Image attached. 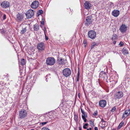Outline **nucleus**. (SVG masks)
I'll return each instance as SVG.
<instances>
[{
	"label": "nucleus",
	"mask_w": 130,
	"mask_h": 130,
	"mask_svg": "<svg viewBox=\"0 0 130 130\" xmlns=\"http://www.w3.org/2000/svg\"><path fill=\"white\" fill-rule=\"evenodd\" d=\"M56 62L55 59L53 57H48L46 59V64L49 65H54Z\"/></svg>",
	"instance_id": "f257e3e1"
},
{
	"label": "nucleus",
	"mask_w": 130,
	"mask_h": 130,
	"mask_svg": "<svg viewBox=\"0 0 130 130\" xmlns=\"http://www.w3.org/2000/svg\"><path fill=\"white\" fill-rule=\"evenodd\" d=\"M19 117L20 118L23 119L25 117L27 116L26 111L24 109H22L19 111Z\"/></svg>",
	"instance_id": "f03ea898"
},
{
	"label": "nucleus",
	"mask_w": 130,
	"mask_h": 130,
	"mask_svg": "<svg viewBox=\"0 0 130 130\" xmlns=\"http://www.w3.org/2000/svg\"><path fill=\"white\" fill-rule=\"evenodd\" d=\"M71 71L69 68H66L63 70L62 71L63 75L65 77H67L71 74Z\"/></svg>",
	"instance_id": "7ed1b4c3"
},
{
	"label": "nucleus",
	"mask_w": 130,
	"mask_h": 130,
	"mask_svg": "<svg viewBox=\"0 0 130 130\" xmlns=\"http://www.w3.org/2000/svg\"><path fill=\"white\" fill-rule=\"evenodd\" d=\"M123 95V92H122L119 91L115 94L114 98L116 100L122 98Z\"/></svg>",
	"instance_id": "20e7f679"
},
{
	"label": "nucleus",
	"mask_w": 130,
	"mask_h": 130,
	"mask_svg": "<svg viewBox=\"0 0 130 130\" xmlns=\"http://www.w3.org/2000/svg\"><path fill=\"white\" fill-rule=\"evenodd\" d=\"M34 14V11L32 9H29L27 11L26 15L27 18L29 19L32 17Z\"/></svg>",
	"instance_id": "39448f33"
},
{
	"label": "nucleus",
	"mask_w": 130,
	"mask_h": 130,
	"mask_svg": "<svg viewBox=\"0 0 130 130\" xmlns=\"http://www.w3.org/2000/svg\"><path fill=\"white\" fill-rule=\"evenodd\" d=\"M96 32L93 30H90L88 33L89 37L92 39L96 37Z\"/></svg>",
	"instance_id": "423d86ee"
},
{
	"label": "nucleus",
	"mask_w": 130,
	"mask_h": 130,
	"mask_svg": "<svg viewBox=\"0 0 130 130\" xmlns=\"http://www.w3.org/2000/svg\"><path fill=\"white\" fill-rule=\"evenodd\" d=\"M40 119H41V121L47 122L51 120L49 116L47 115L41 116Z\"/></svg>",
	"instance_id": "0eeeda50"
},
{
	"label": "nucleus",
	"mask_w": 130,
	"mask_h": 130,
	"mask_svg": "<svg viewBox=\"0 0 130 130\" xmlns=\"http://www.w3.org/2000/svg\"><path fill=\"white\" fill-rule=\"evenodd\" d=\"M92 19L91 16H88L87 17L85 21V24L86 25L88 26L92 23Z\"/></svg>",
	"instance_id": "6e6552de"
},
{
	"label": "nucleus",
	"mask_w": 130,
	"mask_h": 130,
	"mask_svg": "<svg viewBox=\"0 0 130 130\" xmlns=\"http://www.w3.org/2000/svg\"><path fill=\"white\" fill-rule=\"evenodd\" d=\"M23 18V17L22 14L18 13L16 15L15 20L19 22L22 21Z\"/></svg>",
	"instance_id": "1a4fd4ad"
},
{
	"label": "nucleus",
	"mask_w": 130,
	"mask_h": 130,
	"mask_svg": "<svg viewBox=\"0 0 130 130\" xmlns=\"http://www.w3.org/2000/svg\"><path fill=\"white\" fill-rule=\"evenodd\" d=\"M1 6L3 8H6L9 7V3L7 1H4L1 3Z\"/></svg>",
	"instance_id": "9d476101"
},
{
	"label": "nucleus",
	"mask_w": 130,
	"mask_h": 130,
	"mask_svg": "<svg viewBox=\"0 0 130 130\" xmlns=\"http://www.w3.org/2000/svg\"><path fill=\"white\" fill-rule=\"evenodd\" d=\"M39 5V2L37 1H33L31 5V7L33 9H36L38 7Z\"/></svg>",
	"instance_id": "9b49d317"
},
{
	"label": "nucleus",
	"mask_w": 130,
	"mask_h": 130,
	"mask_svg": "<svg viewBox=\"0 0 130 130\" xmlns=\"http://www.w3.org/2000/svg\"><path fill=\"white\" fill-rule=\"evenodd\" d=\"M66 61L64 59L61 58H58L57 60V62L60 65H63L65 63Z\"/></svg>",
	"instance_id": "f8f14e48"
},
{
	"label": "nucleus",
	"mask_w": 130,
	"mask_h": 130,
	"mask_svg": "<svg viewBox=\"0 0 130 130\" xmlns=\"http://www.w3.org/2000/svg\"><path fill=\"white\" fill-rule=\"evenodd\" d=\"M130 114V109H128V110H125L124 112L123 113L122 118L125 119Z\"/></svg>",
	"instance_id": "ddd939ff"
},
{
	"label": "nucleus",
	"mask_w": 130,
	"mask_h": 130,
	"mask_svg": "<svg viewBox=\"0 0 130 130\" xmlns=\"http://www.w3.org/2000/svg\"><path fill=\"white\" fill-rule=\"evenodd\" d=\"M127 26L125 24H122L119 30L121 32L124 33L127 30Z\"/></svg>",
	"instance_id": "4468645a"
},
{
	"label": "nucleus",
	"mask_w": 130,
	"mask_h": 130,
	"mask_svg": "<svg viewBox=\"0 0 130 130\" xmlns=\"http://www.w3.org/2000/svg\"><path fill=\"white\" fill-rule=\"evenodd\" d=\"M106 104V102L104 100H102L100 101L99 103V104L100 106L101 107H104Z\"/></svg>",
	"instance_id": "2eb2a0df"
},
{
	"label": "nucleus",
	"mask_w": 130,
	"mask_h": 130,
	"mask_svg": "<svg viewBox=\"0 0 130 130\" xmlns=\"http://www.w3.org/2000/svg\"><path fill=\"white\" fill-rule=\"evenodd\" d=\"M84 6L85 8L89 9L91 7V4L90 2L88 1H86L84 4Z\"/></svg>",
	"instance_id": "dca6fc26"
},
{
	"label": "nucleus",
	"mask_w": 130,
	"mask_h": 130,
	"mask_svg": "<svg viewBox=\"0 0 130 130\" xmlns=\"http://www.w3.org/2000/svg\"><path fill=\"white\" fill-rule=\"evenodd\" d=\"M39 51H42L44 49V47L43 43L38 44L37 45Z\"/></svg>",
	"instance_id": "f3484780"
},
{
	"label": "nucleus",
	"mask_w": 130,
	"mask_h": 130,
	"mask_svg": "<svg viewBox=\"0 0 130 130\" xmlns=\"http://www.w3.org/2000/svg\"><path fill=\"white\" fill-rule=\"evenodd\" d=\"M120 13L119 11L117 10H113L112 13V15L116 17H118Z\"/></svg>",
	"instance_id": "a211bd4d"
},
{
	"label": "nucleus",
	"mask_w": 130,
	"mask_h": 130,
	"mask_svg": "<svg viewBox=\"0 0 130 130\" xmlns=\"http://www.w3.org/2000/svg\"><path fill=\"white\" fill-rule=\"evenodd\" d=\"M34 29L35 31H38L39 29V25L37 24H36L34 26Z\"/></svg>",
	"instance_id": "6ab92c4d"
},
{
	"label": "nucleus",
	"mask_w": 130,
	"mask_h": 130,
	"mask_svg": "<svg viewBox=\"0 0 130 130\" xmlns=\"http://www.w3.org/2000/svg\"><path fill=\"white\" fill-rule=\"evenodd\" d=\"M27 24H24L23 25L24 26V27L23 28V29L21 31V34H23L26 31V25Z\"/></svg>",
	"instance_id": "aec40b11"
},
{
	"label": "nucleus",
	"mask_w": 130,
	"mask_h": 130,
	"mask_svg": "<svg viewBox=\"0 0 130 130\" xmlns=\"http://www.w3.org/2000/svg\"><path fill=\"white\" fill-rule=\"evenodd\" d=\"M122 52L124 55H125L128 54V51L126 50L125 47L123 48V49L122 50Z\"/></svg>",
	"instance_id": "412c9836"
},
{
	"label": "nucleus",
	"mask_w": 130,
	"mask_h": 130,
	"mask_svg": "<svg viewBox=\"0 0 130 130\" xmlns=\"http://www.w3.org/2000/svg\"><path fill=\"white\" fill-rule=\"evenodd\" d=\"M81 112L82 113V117H83V116L86 117H87V115L86 113L82 109V108H81Z\"/></svg>",
	"instance_id": "4be33fe9"
},
{
	"label": "nucleus",
	"mask_w": 130,
	"mask_h": 130,
	"mask_svg": "<svg viewBox=\"0 0 130 130\" xmlns=\"http://www.w3.org/2000/svg\"><path fill=\"white\" fill-rule=\"evenodd\" d=\"M124 124V122H121L119 124V125L118 126L117 129H120L122 126H123V125Z\"/></svg>",
	"instance_id": "5701e85b"
},
{
	"label": "nucleus",
	"mask_w": 130,
	"mask_h": 130,
	"mask_svg": "<svg viewBox=\"0 0 130 130\" xmlns=\"http://www.w3.org/2000/svg\"><path fill=\"white\" fill-rule=\"evenodd\" d=\"M25 60L23 58L21 60V65H24L25 64Z\"/></svg>",
	"instance_id": "b1692460"
},
{
	"label": "nucleus",
	"mask_w": 130,
	"mask_h": 130,
	"mask_svg": "<svg viewBox=\"0 0 130 130\" xmlns=\"http://www.w3.org/2000/svg\"><path fill=\"white\" fill-rule=\"evenodd\" d=\"M106 74L104 71L101 72L100 73V76H102L103 75L105 76L106 75Z\"/></svg>",
	"instance_id": "393cba45"
},
{
	"label": "nucleus",
	"mask_w": 130,
	"mask_h": 130,
	"mask_svg": "<svg viewBox=\"0 0 130 130\" xmlns=\"http://www.w3.org/2000/svg\"><path fill=\"white\" fill-rule=\"evenodd\" d=\"M43 122H40V125L41 126L46 124L48 122H47L43 121Z\"/></svg>",
	"instance_id": "a878e982"
},
{
	"label": "nucleus",
	"mask_w": 130,
	"mask_h": 130,
	"mask_svg": "<svg viewBox=\"0 0 130 130\" xmlns=\"http://www.w3.org/2000/svg\"><path fill=\"white\" fill-rule=\"evenodd\" d=\"M89 122L91 126L92 127H94V124L93 122L92 121H90Z\"/></svg>",
	"instance_id": "bb28decb"
},
{
	"label": "nucleus",
	"mask_w": 130,
	"mask_h": 130,
	"mask_svg": "<svg viewBox=\"0 0 130 130\" xmlns=\"http://www.w3.org/2000/svg\"><path fill=\"white\" fill-rule=\"evenodd\" d=\"M95 45L96 44L94 42L92 43L91 45V48L92 49L94 47V46H95Z\"/></svg>",
	"instance_id": "cd10ccee"
},
{
	"label": "nucleus",
	"mask_w": 130,
	"mask_h": 130,
	"mask_svg": "<svg viewBox=\"0 0 130 130\" xmlns=\"http://www.w3.org/2000/svg\"><path fill=\"white\" fill-rule=\"evenodd\" d=\"M117 38V36L116 34H114L113 35V37L112 38V40L115 39Z\"/></svg>",
	"instance_id": "c85d7f7f"
},
{
	"label": "nucleus",
	"mask_w": 130,
	"mask_h": 130,
	"mask_svg": "<svg viewBox=\"0 0 130 130\" xmlns=\"http://www.w3.org/2000/svg\"><path fill=\"white\" fill-rule=\"evenodd\" d=\"M88 125V123H86L83 126V128L86 129L87 128L86 127Z\"/></svg>",
	"instance_id": "c756f323"
},
{
	"label": "nucleus",
	"mask_w": 130,
	"mask_h": 130,
	"mask_svg": "<svg viewBox=\"0 0 130 130\" xmlns=\"http://www.w3.org/2000/svg\"><path fill=\"white\" fill-rule=\"evenodd\" d=\"M78 117L76 115H74V119L76 121L77 120Z\"/></svg>",
	"instance_id": "7c9ffc66"
},
{
	"label": "nucleus",
	"mask_w": 130,
	"mask_h": 130,
	"mask_svg": "<svg viewBox=\"0 0 130 130\" xmlns=\"http://www.w3.org/2000/svg\"><path fill=\"white\" fill-rule=\"evenodd\" d=\"M41 130H50V129L48 128L44 127L42 128Z\"/></svg>",
	"instance_id": "2f4dec72"
},
{
	"label": "nucleus",
	"mask_w": 130,
	"mask_h": 130,
	"mask_svg": "<svg viewBox=\"0 0 130 130\" xmlns=\"http://www.w3.org/2000/svg\"><path fill=\"white\" fill-rule=\"evenodd\" d=\"M116 107H114L112 108V109L111 110V111L112 112H113L116 110Z\"/></svg>",
	"instance_id": "473e14b6"
},
{
	"label": "nucleus",
	"mask_w": 130,
	"mask_h": 130,
	"mask_svg": "<svg viewBox=\"0 0 130 130\" xmlns=\"http://www.w3.org/2000/svg\"><path fill=\"white\" fill-rule=\"evenodd\" d=\"M119 45L120 47H122L123 45V43L121 41L119 43Z\"/></svg>",
	"instance_id": "72a5a7b5"
},
{
	"label": "nucleus",
	"mask_w": 130,
	"mask_h": 130,
	"mask_svg": "<svg viewBox=\"0 0 130 130\" xmlns=\"http://www.w3.org/2000/svg\"><path fill=\"white\" fill-rule=\"evenodd\" d=\"M86 117H82L83 119L84 120L85 122H86L87 121V119L86 118Z\"/></svg>",
	"instance_id": "f704fd0d"
},
{
	"label": "nucleus",
	"mask_w": 130,
	"mask_h": 130,
	"mask_svg": "<svg viewBox=\"0 0 130 130\" xmlns=\"http://www.w3.org/2000/svg\"><path fill=\"white\" fill-rule=\"evenodd\" d=\"M98 114V112L96 111H95L93 113V115L94 116H96Z\"/></svg>",
	"instance_id": "c9c22d12"
},
{
	"label": "nucleus",
	"mask_w": 130,
	"mask_h": 130,
	"mask_svg": "<svg viewBox=\"0 0 130 130\" xmlns=\"http://www.w3.org/2000/svg\"><path fill=\"white\" fill-rule=\"evenodd\" d=\"M39 13H40L39 14H41L43 12V11L42 10H39Z\"/></svg>",
	"instance_id": "e433bc0d"
},
{
	"label": "nucleus",
	"mask_w": 130,
	"mask_h": 130,
	"mask_svg": "<svg viewBox=\"0 0 130 130\" xmlns=\"http://www.w3.org/2000/svg\"><path fill=\"white\" fill-rule=\"evenodd\" d=\"M6 15L4 14V15L3 17V19L4 20H5V19H6Z\"/></svg>",
	"instance_id": "4c0bfd02"
},
{
	"label": "nucleus",
	"mask_w": 130,
	"mask_h": 130,
	"mask_svg": "<svg viewBox=\"0 0 130 130\" xmlns=\"http://www.w3.org/2000/svg\"><path fill=\"white\" fill-rule=\"evenodd\" d=\"M106 122H105V123H103V122H102V125H103L104 126H105L106 125Z\"/></svg>",
	"instance_id": "58836bf2"
},
{
	"label": "nucleus",
	"mask_w": 130,
	"mask_h": 130,
	"mask_svg": "<svg viewBox=\"0 0 130 130\" xmlns=\"http://www.w3.org/2000/svg\"><path fill=\"white\" fill-rule=\"evenodd\" d=\"M45 38L46 40H47L48 39V37L45 34Z\"/></svg>",
	"instance_id": "ea45409f"
},
{
	"label": "nucleus",
	"mask_w": 130,
	"mask_h": 130,
	"mask_svg": "<svg viewBox=\"0 0 130 130\" xmlns=\"http://www.w3.org/2000/svg\"><path fill=\"white\" fill-rule=\"evenodd\" d=\"M101 121L103 122V123H105V122H106L105 121H104L103 119H102L101 120Z\"/></svg>",
	"instance_id": "a19ab883"
},
{
	"label": "nucleus",
	"mask_w": 130,
	"mask_h": 130,
	"mask_svg": "<svg viewBox=\"0 0 130 130\" xmlns=\"http://www.w3.org/2000/svg\"><path fill=\"white\" fill-rule=\"evenodd\" d=\"M95 130H98V128L97 127H95L94 128Z\"/></svg>",
	"instance_id": "79ce46f5"
},
{
	"label": "nucleus",
	"mask_w": 130,
	"mask_h": 130,
	"mask_svg": "<svg viewBox=\"0 0 130 130\" xmlns=\"http://www.w3.org/2000/svg\"><path fill=\"white\" fill-rule=\"evenodd\" d=\"M87 42L85 40H84V41H83V43L84 44H85Z\"/></svg>",
	"instance_id": "37998d69"
},
{
	"label": "nucleus",
	"mask_w": 130,
	"mask_h": 130,
	"mask_svg": "<svg viewBox=\"0 0 130 130\" xmlns=\"http://www.w3.org/2000/svg\"><path fill=\"white\" fill-rule=\"evenodd\" d=\"M92 129L91 128H89L87 129V130H91Z\"/></svg>",
	"instance_id": "c03bdc74"
},
{
	"label": "nucleus",
	"mask_w": 130,
	"mask_h": 130,
	"mask_svg": "<svg viewBox=\"0 0 130 130\" xmlns=\"http://www.w3.org/2000/svg\"><path fill=\"white\" fill-rule=\"evenodd\" d=\"M116 41H114L113 42V44H115L116 43Z\"/></svg>",
	"instance_id": "a18cd8bd"
},
{
	"label": "nucleus",
	"mask_w": 130,
	"mask_h": 130,
	"mask_svg": "<svg viewBox=\"0 0 130 130\" xmlns=\"http://www.w3.org/2000/svg\"><path fill=\"white\" fill-rule=\"evenodd\" d=\"M41 23L43 25H44V21H43V22L42 21Z\"/></svg>",
	"instance_id": "49530a36"
},
{
	"label": "nucleus",
	"mask_w": 130,
	"mask_h": 130,
	"mask_svg": "<svg viewBox=\"0 0 130 130\" xmlns=\"http://www.w3.org/2000/svg\"><path fill=\"white\" fill-rule=\"evenodd\" d=\"M79 130H82L81 129L80 127H79Z\"/></svg>",
	"instance_id": "de8ad7c7"
},
{
	"label": "nucleus",
	"mask_w": 130,
	"mask_h": 130,
	"mask_svg": "<svg viewBox=\"0 0 130 130\" xmlns=\"http://www.w3.org/2000/svg\"><path fill=\"white\" fill-rule=\"evenodd\" d=\"M45 28H44V29H43V30H44V32H45Z\"/></svg>",
	"instance_id": "09e8293b"
},
{
	"label": "nucleus",
	"mask_w": 130,
	"mask_h": 130,
	"mask_svg": "<svg viewBox=\"0 0 130 130\" xmlns=\"http://www.w3.org/2000/svg\"><path fill=\"white\" fill-rule=\"evenodd\" d=\"M77 81H79V79L78 78L77 79Z\"/></svg>",
	"instance_id": "8fccbe9b"
},
{
	"label": "nucleus",
	"mask_w": 130,
	"mask_h": 130,
	"mask_svg": "<svg viewBox=\"0 0 130 130\" xmlns=\"http://www.w3.org/2000/svg\"><path fill=\"white\" fill-rule=\"evenodd\" d=\"M60 105L61 106H63V104H60Z\"/></svg>",
	"instance_id": "3c124183"
},
{
	"label": "nucleus",
	"mask_w": 130,
	"mask_h": 130,
	"mask_svg": "<svg viewBox=\"0 0 130 130\" xmlns=\"http://www.w3.org/2000/svg\"><path fill=\"white\" fill-rule=\"evenodd\" d=\"M79 95H80V93H78V96H79Z\"/></svg>",
	"instance_id": "603ef678"
},
{
	"label": "nucleus",
	"mask_w": 130,
	"mask_h": 130,
	"mask_svg": "<svg viewBox=\"0 0 130 130\" xmlns=\"http://www.w3.org/2000/svg\"><path fill=\"white\" fill-rule=\"evenodd\" d=\"M30 130H34V129H30Z\"/></svg>",
	"instance_id": "864d4df0"
},
{
	"label": "nucleus",
	"mask_w": 130,
	"mask_h": 130,
	"mask_svg": "<svg viewBox=\"0 0 130 130\" xmlns=\"http://www.w3.org/2000/svg\"><path fill=\"white\" fill-rule=\"evenodd\" d=\"M112 130H115V129H113Z\"/></svg>",
	"instance_id": "5fc2aeb1"
},
{
	"label": "nucleus",
	"mask_w": 130,
	"mask_h": 130,
	"mask_svg": "<svg viewBox=\"0 0 130 130\" xmlns=\"http://www.w3.org/2000/svg\"><path fill=\"white\" fill-rule=\"evenodd\" d=\"M40 26H41V27L42 26V25H40Z\"/></svg>",
	"instance_id": "6e6d98bb"
}]
</instances>
